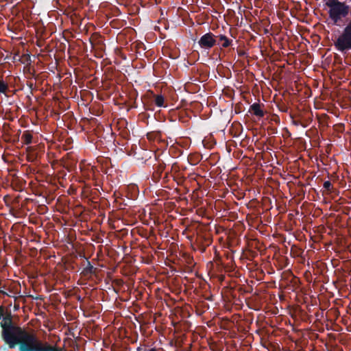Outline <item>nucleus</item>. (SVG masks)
Listing matches in <instances>:
<instances>
[{"mask_svg": "<svg viewBox=\"0 0 351 351\" xmlns=\"http://www.w3.org/2000/svg\"><path fill=\"white\" fill-rule=\"evenodd\" d=\"M8 88V86L0 80V93H5Z\"/></svg>", "mask_w": 351, "mask_h": 351, "instance_id": "6e6552de", "label": "nucleus"}, {"mask_svg": "<svg viewBox=\"0 0 351 351\" xmlns=\"http://www.w3.org/2000/svg\"><path fill=\"white\" fill-rule=\"evenodd\" d=\"M331 184L329 181H326L324 183V186L326 188V189H329L330 186Z\"/></svg>", "mask_w": 351, "mask_h": 351, "instance_id": "1a4fd4ad", "label": "nucleus"}, {"mask_svg": "<svg viewBox=\"0 0 351 351\" xmlns=\"http://www.w3.org/2000/svg\"><path fill=\"white\" fill-rule=\"evenodd\" d=\"M219 40L221 42V46L223 47H228L231 44V40H230L226 36L220 35L219 36Z\"/></svg>", "mask_w": 351, "mask_h": 351, "instance_id": "39448f33", "label": "nucleus"}, {"mask_svg": "<svg viewBox=\"0 0 351 351\" xmlns=\"http://www.w3.org/2000/svg\"><path fill=\"white\" fill-rule=\"evenodd\" d=\"M326 5L329 8L330 18L336 25L338 24L341 18L346 17L350 11L348 5L338 0H328Z\"/></svg>", "mask_w": 351, "mask_h": 351, "instance_id": "f257e3e1", "label": "nucleus"}, {"mask_svg": "<svg viewBox=\"0 0 351 351\" xmlns=\"http://www.w3.org/2000/svg\"><path fill=\"white\" fill-rule=\"evenodd\" d=\"M198 43L202 48L210 49L215 45L216 40L212 33H208L202 36Z\"/></svg>", "mask_w": 351, "mask_h": 351, "instance_id": "7ed1b4c3", "label": "nucleus"}, {"mask_svg": "<svg viewBox=\"0 0 351 351\" xmlns=\"http://www.w3.org/2000/svg\"><path fill=\"white\" fill-rule=\"evenodd\" d=\"M22 140L24 143L29 144L32 140V135L29 132H25L22 135Z\"/></svg>", "mask_w": 351, "mask_h": 351, "instance_id": "423d86ee", "label": "nucleus"}, {"mask_svg": "<svg viewBox=\"0 0 351 351\" xmlns=\"http://www.w3.org/2000/svg\"><path fill=\"white\" fill-rule=\"evenodd\" d=\"M335 46L341 51L351 49V21L335 42Z\"/></svg>", "mask_w": 351, "mask_h": 351, "instance_id": "f03ea898", "label": "nucleus"}, {"mask_svg": "<svg viewBox=\"0 0 351 351\" xmlns=\"http://www.w3.org/2000/svg\"><path fill=\"white\" fill-rule=\"evenodd\" d=\"M250 111L257 117H263L264 116L261 106L258 104H254L250 107Z\"/></svg>", "mask_w": 351, "mask_h": 351, "instance_id": "20e7f679", "label": "nucleus"}, {"mask_svg": "<svg viewBox=\"0 0 351 351\" xmlns=\"http://www.w3.org/2000/svg\"><path fill=\"white\" fill-rule=\"evenodd\" d=\"M149 351H156L154 349H151Z\"/></svg>", "mask_w": 351, "mask_h": 351, "instance_id": "9d476101", "label": "nucleus"}, {"mask_svg": "<svg viewBox=\"0 0 351 351\" xmlns=\"http://www.w3.org/2000/svg\"><path fill=\"white\" fill-rule=\"evenodd\" d=\"M154 102L156 106L161 107L164 106L165 99L162 95H154Z\"/></svg>", "mask_w": 351, "mask_h": 351, "instance_id": "0eeeda50", "label": "nucleus"}]
</instances>
